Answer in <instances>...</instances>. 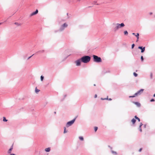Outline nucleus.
Returning <instances> with one entry per match:
<instances>
[{
	"instance_id": "a211bd4d",
	"label": "nucleus",
	"mask_w": 155,
	"mask_h": 155,
	"mask_svg": "<svg viewBox=\"0 0 155 155\" xmlns=\"http://www.w3.org/2000/svg\"><path fill=\"white\" fill-rule=\"evenodd\" d=\"M124 33L125 35H127L128 34V33L127 31H125Z\"/></svg>"
},
{
	"instance_id": "7ed1b4c3",
	"label": "nucleus",
	"mask_w": 155,
	"mask_h": 155,
	"mask_svg": "<svg viewBox=\"0 0 155 155\" xmlns=\"http://www.w3.org/2000/svg\"><path fill=\"white\" fill-rule=\"evenodd\" d=\"M124 23H121V24H117L116 25V26L114 28V30L115 31H116L119 28L122 27H123L124 26Z\"/></svg>"
},
{
	"instance_id": "bb28decb",
	"label": "nucleus",
	"mask_w": 155,
	"mask_h": 155,
	"mask_svg": "<svg viewBox=\"0 0 155 155\" xmlns=\"http://www.w3.org/2000/svg\"><path fill=\"white\" fill-rule=\"evenodd\" d=\"M134 46H135V45L134 44H132V48H134Z\"/></svg>"
},
{
	"instance_id": "473e14b6",
	"label": "nucleus",
	"mask_w": 155,
	"mask_h": 155,
	"mask_svg": "<svg viewBox=\"0 0 155 155\" xmlns=\"http://www.w3.org/2000/svg\"><path fill=\"white\" fill-rule=\"evenodd\" d=\"M134 117L136 119H137V118H138V117H137L136 116H135V117Z\"/></svg>"
},
{
	"instance_id": "423d86ee",
	"label": "nucleus",
	"mask_w": 155,
	"mask_h": 155,
	"mask_svg": "<svg viewBox=\"0 0 155 155\" xmlns=\"http://www.w3.org/2000/svg\"><path fill=\"white\" fill-rule=\"evenodd\" d=\"M68 26V25L67 23H64L61 26V28L60 29V30L61 31L63 30L64 28L67 27Z\"/></svg>"
},
{
	"instance_id": "dca6fc26",
	"label": "nucleus",
	"mask_w": 155,
	"mask_h": 155,
	"mask_svg": "<svg viewBox=\"0 0 155 155\" xmlns=\"http://www.w3.org/2000/svg\"><path fill=\"white\" fill-rule=\"evenodd\" d=\"M35 91L36 93H38L40 91V90H39L37 88V87H36L35 90Z\"/></svg>"
},
{
	"instance_id": "e433bc0d",
	"label": "nucleus",
	"mask_w": 155,
	"mask_h": 155,
	"mask_svg": "<svg viewBox=\"0 0 155 155\" xmlns=\"http://www.w3.org/2000/svg\"><path fill=\"white\" fill-rule=\"evenodd\" d=\"M9 155H15L14 154H10Z\"/></svg>"
},
{
	"instance_id": "ddd939ff",
	"label": "nucleus",
	"mask_w": 155,
	"mask_h": 155,
	"mask_svg": "<svg viewBox=\"0 0 155 155\" xmlns=\"http://www.w3.org/2000/svg\"><path fill=\"white\" fill-rule=\"evenodd\" d=\"M136 121V120L135 119L133 118L131 120V122L133 124H135V123Z\"/></svg>"
},
{
	"instance_id": "4be33fe9",
	"label": "nucleus",
	"mask_w": 155,
	"mask_h": 155,
	"mask_svg": "<svg viewBox=\"0 0 155 155\" xmlns=\"http://www.w3.org/2000/svg\"><path fill=\"white\" fill-rule=\"evenodd\" d=\"M64 133H67V131H66L65 127H64Z\"/></svg>"
},
{
	"instance_id": "0eeeda50",
	"label": "nucleus",
	"mask_w": 155,
	"mask_h": 155,
	"mask_svg": "<svg viewBox=\"0 0 155 155\" xmlns=\"http://www.w3.org/2000/svg\"><path fill=\"white\" fill-rule=\"evenodd\" d=\"M81 61V58L75 61V63L76 64V65L77 66H79L80 65Z\"/></svg>"
},
{
	"instance_id": "a878e982",
	"label": "nucleus",
	"mask_w": 155,
	"mask_h": 155,
	"mask_svg": "<svg viewBox=\"0 0 155 155\" xmlns=\"http://www.w3.org/2000/svg\"><path fill=\"white\" fill-rule=\"evenodd\" d=\"M141 61H143V56H141Z\"/></svg>"
},
{
	"instance_id": "6ab92c4d",
	"label": "nucleus",
	"mask_w": 155,
	"mask_h": 155,
	"mask_svg": "<svg viewBox=\"0 0 155 155\" xmlns=\"http://www.w3.org/2000/svg\"><path fill=\"white\" fill-rule=\"evenodd\" d=\"M15 24L18 26H20L21 25L20 24H19V23H18V22H15Z\"/></svg>"
},
{
	"instance_id": "79ce46f5",
	"label": "nucleus",
	"mask_w": 155,
	"mask_h": 155,
	"mask_svg": "<svg viewBox=\"0 0 155 155\" xmlns=\"http://www.w3.org/2000/svg\"><path fill=\"white\" fill-rule=\"evenodd\" d=\"M109 100H112V99L110 98L109 99Z\"/></svg>"
},
{
	"instance_id": "9b49d317",
	"label": "nucleus",
	"mask_w": 155,
	"mask_h": 155,
	"mask_svg": "<svg viewBox=\"0 0 155 155\" xmlns=\"http://www.w3.org/2000/svg\"><path fill=\"white\" fill-rule=\"evenodd\" d=\"M134 104H136L137 107H140V104L138 102H134Z\"/></svg>"
},
{
	"instance_id": "c9c22d12",
	"label": "nucleus",
	"mask_w": 155,
	"mask_h": 155,
	"mask_svg": "<svg viewBox=\"0 0 155 155\" xmlns=\"http://www.w3.org/2000/svg\"><path fill=\"white\" fill-rule=\"evenodd\" d=\"M97 94H95V97H94L95 98H96L97 97Z\"/></svg>"
},
{
	"instance_id": "f257e3e1",
	"label": "nucleus",
	"mask_w": 155,
	"mask_h": 155,
	"mask_svg": "<svg viewBox=\"0 0 155 155\" xmlns=\"http://www.w3.org/2000/svg\"><path fill=\"white\" fill-rule=\"evenodd\" d=\"M91 60V57L88 56H85L81 58V61L84 63L88 62Z\"/></svg>"
},
{
	"instance_id": "b1692460",
	"label": "nucleus",
	"mask_w": 155,
	"mask_h": 155,
	"mask_svg": "<svg viewBox=\"0 0 155 155\" xmlns=\"http://www.w3.org/2000/svg\"><path fill=\"white\" fill-rule=\"evenodd\" d=\"M97 128H97V127H95L94 130L95 132H96L97 131Z\"/></svg>"
},
{
	"instance_id": "c756f323",
	"label": "nucleus",
	"mask_w": 155,
	"mask_h": 155,
	"mask_svg": "<svg viewBox=\"0 0 155 155\" xmlns=\"http://www.w3.org/2000/svg\"><path fill=\"white\" fill-rule=\"evenodd\" d=\"M139 130H140V132H141L142 131V130L141 128V127L140 128H139Z\"/></svg>"
},
{
	"instance_id": "2eb2a0df",
	"label": "nucleus",
	"mask_w": 155,
	"mask_h": 155,
	"mask_svg": "<svg viewBox=\"0 0 155 155\" xmlns=\"http://www.w3.org/2000/svg\"><path fill=\"white\" fill-rule=\"evenodd\" d=\"M136 37L137 38V39H139V33H137L136 35H135Z\"/></svg>"
},
{
	"instance_id": "f8f14e48",
	"label": "nucleus",
	"mask_w": 155,
	"mask_h": 155,
	"mask_svg": "<svg viewBox=\"0 0 155 155\" xmlns=\"http://www.w3.org/2000/svg\"><path fill=\"white\" fill-rule=\"evenodd\" d=\"M50 148L48 147V148H45V151L47 152H49L50 150Z\"/></svg>"
},
{
	"instance_id": "20e7f679",
	"label": "nucleus",
	"mask_w": 155,
	"mask_h": 155,
	"mask_svg": "<svg viewBox=\"0 0 155 155\" xmlns=\"http://www.w3.org/2000/svg\"><path fill=\"white\" fill-rule=\"evenodd\" d=\"M143 91V89H141L140 91H138L133 96H129V97H135L136 96H137L138 95L140 94V93H142Z\"/></svg>"
},
{
	"instance_id": "4468645a",
	"label": "nucleus",
	"mask_w": 155,
	"mask_h": 155,
	"mask_svg": "<svg viewBox=\"0 0 155 155\" xmlns=\"http://www.w3.org/2000/svg\"><path fill=\"white\" fill-rule=\"evenodd\" d=\"M79 139L81 140L82 141L84 140V138L82 137H79Z\"/></svg>"
},
{
	"instance_id": "aec40b11",
	"label": "nucleus",
	"mask_w": 155,
	"mask_h": 155,
	"mask_svg": "<svg viewBox=\"0 0 155 155\" xmlns=\"http://www.w3.org/2000/svg\"><path fill=\"white\" fill-rule=\"evenodd\" d=\"M112 153L113 154H115V155H117V153L115 151H112Z\"/></svg>"
},
{
	"instance_id": "2f4dec72",
	"label": "nucleus",
	"mask_w": 155,
	"mask_h": 155,
	"mask_svg": "<svg viewBox=\"0 0 155 155\" xmlns=\"http://www.w3.org/2000/svg\"><path fill=\"white\" fill-rule=\"evenodd\" d=\"M137 119L138 120V121H139V122H140V118H139L138 117L137 118Z\"/></svg>"
},
{
	"instance_id": "f03ea898",
	"label": "nucleus",
	"mask_w": 155,
	"mask_h": 155,
	"mask_svg": "<svg viewBox=\"0 0 155 155\" xmlns=\"http://www.w3.org/2000/svg\"><path fill=\"white\" fill-rule=\"evenodd\" d=\"M94 61L97 62H100L102 61V60L101 58L98 57L97 56L95 55L93 56Z\"/></svg>"
},
{
	"instance_id": "412c9836",
	"label": "nucleus",
	"mask_w": 155,
	"mask_h": 155,
	"mask_svg": "<svg viewBox=\"0 0 155 155\" xmlns=\"http://www.w3.org/2000/svg\"><path fill=\"white\" fill-rule=\"evenodd\" d=\"M133 74L135 77H137V74L135 72H134Z\"/></svg>"
},
{
	"instance_id": "72a5a7b5",
	"label": "nucleus",
	"mask_w": 155,
	"mask_h": 155,
	"mask_svg": "<svg viewBox=\"0 0 155 155\" xmlns=\"http://www.w3.org/2000/svg\"><path fill=\"white\" fill-rule=\"evenodd\" d=\"M142 150V148H140L139 150V152H141V150Z\"/></svg>"
},
{
	"instance_id": "58836bf2",
	"label": "nucleus",
	"mask_w": 155,
	"mask_h": 155,
	"mask_svg": "<svg viewBox=\"0 0 155 155\" xmlns=\"http://www.w3.org/2000/svg\"><path fill=\"white\" fill-rule=\"evenodd\" d=\"M132 34H133V35H136L135 34V33H132Z\"/></svg>"
},
{
	"instance_id": "f3484780",
	"label": "nucleus",
	"mask_w": 155,
	"mask_h": 155,
	"mask_svg": "<svg viewBox=\"0 0 155 155\" xmlns=\"http://www.w3.org/2000/svg\"><path fill=\"white\" fill-rule=\"evenodd\" d=\"M3 121H4L6 122L8 120H7L6 119L5 117H3Z\"/></svg>"
},
{
	"instance_id": "c85d7f7f",
	"label": "nucleus",
	"mask_w": 155,
	"mask_h": 155,
	"mask_svg": "<svg viewBox=\"0 0 155 155\" xmlns=\"http://www.w3.org/2000/svg\"><path fill=\"white\" fill-rule=\"evenodd\" d=\"M155 101L154 99H152L150 100V102H153V101Z\"/></svg>"
},
{
	"instance_id": "ea45409f",
	"label": "nucleus",
	"mask_w": 155,
	"mask_h": 155,
	"mask_svg": "<svg viewBox=\"0 0 155 155\" xmlns=\"http://www.w3.org/2000/svg\"><path fill=\"white\" fill-rule=\"evenodd\" d=\"M138 39H137V41H136L137 42L138 41Z\"/></svg>"
},
{
	"instance_id": "cd10ccee",
	"label": "nucleus",
	"mask_w": 155,
	"mask_h": 155,
	"mask_svg": "<svg viewBox=\"0 0 155 155\" xmlns=\"http://www.w3.org/2000/svg\"><path fill=\"white\" fill-rule=\"evenodd\" d=\"M143 125V124H142L141 123L140 124V126H139V128H140L141 127V126Z\"/></svg>"
},
{
	"instance_id": "c03bdc74",
	"label": "nucleus",
	"mask_w": 155,
	"mask_h": 155,
	"mask_svg": "<svg viewBox=\"0 0 155 155\" xmlns=\"http://www.w3.org/2000/svg\"><path fill=\"white\" fill-rule=\"evenodd\" d=\"M94 86H95V85L94 84Z\"/></svg>"
},
{
	"instance_id": "4c0bfd02",
	"label": "nucleus",
	"mask_w": 155,
	"mask_h": 155,
	"mask_svg": "<svg viewBox=\"0 0 155 155\" xmlns=\"http://www.w3.org/2000/svg\"><path fill=\"white\" fill-rule=\"evenodd\" d=\"M152 14V12H150V15H151Z\"/></svg>"
},
{
	"instance_id": "f704fd0d",
	"label": "nucleus",
	"mask_w": 155,
	"mask_h": 155,
	"mask_svg": "<svg viewBox=\"0 0 155 155\" xmlns=\"http://www.w3.org/2000/svg\"><path fill=\"white\" fill-rule=\"evenodd\" d=\"M34 55V54H33L32 56L29 57L28 58V59H29L30 58H31V57H32L33 55Z\"/></svg>"
},
{
	"instance_id": "7c9ffc66",
	"label": "nucleus",
	"mask_w": 155,
	"mask_h": 155,
	"mask_svg": "<svg viewBox=\"0 0 155 155\" xmlns=\"http://www.w3.org/2000/svg\"><path fill=\"white\" fill-rule=\"evenodd\" d=\"M152 76H153V74L152 73H151V74H150V77H151V78H152Z\"/></svg>"
},
{
	"instance_id": "1a4fd4ad",
	"label": "nucleus",
	"mask_w": 155,
	"mask_h": 155,
	"mask_svg": "<svg viewBox=\"0 0 155 155\" xmlns=\"http://www.w3.org/2000/svg\"><path fill=\"white\" fill-rule=\"evenodd\" d=\"M38 10L37 9L35 12H32V13H31L30 15V16H32L34 15H35L36 14H37L38 13Z\"/></svg>"
},
{
	"instance_id": "a18cd8bd",
	"label": "nucleus",
	"mask_w": 155,
	"mask_h": 155,
	"mask_svg": "<svg viewBox=\"0 0 155 155\" xmlns=\"http://www.w3.org/2000/svg\"><path fill=\"white\" fill-rule=\"evenodd\" d=\"M1 23H0V25H1Z\"/></svg>"
},
{
	"instance_id": "9d476101",
	"label": "nucleus",
	"mask_w": 155,
	"mask_h": 155,
	"mask_svg": "<svg viewBox=\"0 0 155 155\" xmlns=\"http://www.w3.org/2000/svg\"><path fill=\"white\" fill-rule=\"evenodd\" d=\"M138 48L139 49H141V52L142 53L144 52L145 50V47L143 48L142 47L139 46Z\"/></svg>"
},
{
	"instance_id": "6e6552de",
	"label": "nucleus",
	"mask_w": 155,
	"mask_h": 155,
	"mask_svg": "<svg viewBox=\"0 0 155 155\" xmlns=\"http://www.w3.org/2000/svg\"><path fill=\"white\" fill-rule=\"evenodd\" d=\"M13 144H12V146L10 148V149L8 150V153L9 154L11 153H12V150L13 149Z\"/></svg>"
},
{
	"instance_id": "5701e85b",
	"label": "nucleus",
	"mask_w": 155,
	"mask_h": 155,
	"mask_svg": "<svg viewBox=\"0 0 155 155\" xmlns=\"http://www.w3.org/2000/svg\"><path fill=\"white\" fill-rule=\"evenodd\" d=\"M101 99L102 100H108V97H107V98H101Z\"/></svg>"
},
{
	"instance_id": "37998d69",
	"label": "nucleus",
	"mask_w": 155,
	"mask_h": 155,
	"mask_svg": "<svg viewBox=\"0 0 155 155\" xmlns=\"http://www.w3.org/2000/svg\"><path fill=\"white\" fill-rule=\"evenodd\" d=\"M54 114H55L56 113V112H54Z\"/></svg>"
},
{
	"instance_id": "393cba45",
	"label": "nucleus",
	"mask_w": 155,
	"mask_h": 155,
	"mask_svg": "<svg viewBox=\"0 0 155 155\" xmlns=\"http://www.w3.org/2000/svg\"><path fill=\"white\" fill-rule=\"evenodd\" d=\"M44 78V77L42 76H41V81H42Z\"/></svg>"
},
{
	"instance_id": "a19ab883",
	"label": "nucleus",
	"mask_w": 155,
	"mask_h": 155,
	"mask_svg": "<svg viewBox=\"0 0 155 155\" xmlns=\"http://www.w3.org/2000/svg\"><path fill=\"white\" fill-rule=\"evenodd\" d=\"M153 96L154 97H155V94H154V95H153Z\"/></svg>"
},
{
	"instance_id": "39448f33",
	"label": "nucleus",
	"mask_w": 155,
	"mask_h": 155,
	"mask_svg": "<svg viewBox=\"0 0 155 155\" xmlns=\"http://www.w3.org/2000/svg\"><path fill=\"white\" fill-rule=\"evenodd\" d=\"M75 119H74L68 122L66 124V127H68L71 125H72L74 122L75 120Z\"/></svg>"
}]
</instances>
